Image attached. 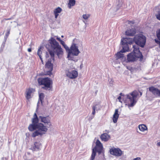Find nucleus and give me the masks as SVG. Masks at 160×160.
<instances>
[{"label": "nucleus", "mask_w": 160, "mask_h": 160, "mask_svg": "<svg viewBox=\"0 0 160 160\" xmlns=\"http://www.w3.org/2000/svg\"><path fill=\"white\" fill-rule=\"evenodd\" d=\"M32 122L35 123L36 127L44 132H47L48 128H51L52 126L51 118L48 116L41 115L39 116L38 118L35 113L32 119Z\"/></svg>", "instance_id": "1"}, {"label": "nucleus", "mask_w": 160, "mask_h": 160, "mask_svg": "<svg viewBox=\"0 0 160 160\" xmlns=\"http://www.w3.org/2000/svg\"><path fill=\"white\" fill-rule=\"evenodd\" d=\"M49 42L51 50H49V52L52 58L54 60L55 53L56 54L59 58L60 57L63 55V52L58 43L53 38H51Z\"/></svg>", "instance_id": "2"}, {"label": "nucleus", "mask_w": 160, "mask_h": 160, "mask_svg": "<svg viewBox=\"0 0 160 160\" xmlns=\"http://www.w3.org/2000/svg\"><path fill=\"white\" fill-rule=\"evenodd\" d=\"M80 43L81 42L78 39L74 38L73 40L68 55V60L74 61V57L78 56L80 53L78 48Z\"/></svg>", "instance_id": "3"}, {"label": "nucleus", "mask_w": 160, "mask_h": 160, "mask_svg": "<svg viewBox=\"0 0 160 160\" xmlns=\"http://www.w3.org/2000/svg\"><path fill=\"white\" fill-rule=\"evenodd\" d=\"M133 52L130 53L127 55V59L129 62L135 61L137 58H140L141 60L143 58V56L140 52L138 47L137 46H133Z\"/></svg>", "instance_id": "4"}, {"label": "nucleus", "mask_w": 160, "mask_h": 160, "mask_svg": "<svg viewBox=\"0 0 160 160\" xmlns=\"http://www.w3.org/2000/svg\"><path fill=\"white\" fill-rule=\"evenodd\" d=\"M138 95V92L136 91L127 95V102L126 105L129 108L134 106L137 102V98ZM129 109H130V108Z\"/></svg>", "instance_id": "5"}, {"label": "nucleus", "mask_w": 160, "mask_h": 160, "mask_svg": "<svg viewBox=\"0 0 160 160\" xmlns=\"http://www.w3.org/2000/svg\"><path fill=\"white\" fill-rule=\"evenodd\" d=\"M133 41L137 44L136 46H139L141 47H144L146 41L145 36L142 34L136 35L134 38Z\"/></svg>", "instance_id": "6"}, {"label": "nucleus", "mask_w": 160, "mask_h": 160, "mask_svg": "<svg viewBox=\"0 0 160 160\" xmlns=\"http://www.w3.org/2000/svg\"><path fill=\"white\" fill-rule=\"evenodd\" d=\"M35 125V123H33V122H32V124H30L28 128V130L30 131H33L36 129H38V130H36L33 133L32 135V137H35L39 135H42L45 133L46 132L42 131L38 128L36 127Z\"/></svg>", "instance_id": "7"}, {"label": "nucleus", "mask_w": 160, "mask_h": 160, "mask_svg": "<svg viewBox=\"0 0 160 160\" xmlns=\"http://www.w3.org/2000/svg\"><path fill=\"white\" fill-rule=\"evenodd\" d=\"M38 81L39 84L44 85L47 88H50V85L52 82V81L49 78H39Z\"/></svg>", "instance_id": "8"}, {"label": "nucleus", "mask_w": 160, "mask_h": 160, "mask_svg": "<svg viewBox=\"0 0 160 160\" xmlns=\"http://www.w3.org/2000/svg\"><path fill=\"white\" fill-rule=\"evenodd\" d=\"M65 73L67 77L72 79L76 78L78 76V72L77 71L71 69H67Z\"/></svg>", "instance_id": "9"}, {"label": "nucleus", "mask_w": 160, "mask_h": 160, "mask_svg": "<svg viewBox=\"0 0 160 160\" xmlns=\"http://www.w3.org/2000/svg\"><path fill=\"white\" fill-rule=\"evenodd\" d=\"M103 146L101 142L99 140H97L96 142V146L95 147L92 149V152L96 155V152H97L99 153H100L102 150Z\"/></svg>", "instance_id": "10"}, {"label": "nucleus", "mask_w": 160, "mask_h": 160, "mask_svg": "<svg viewBox=\"0 0 160 160\" xmlns=\"http://www.w3.org/2000/svg\"><path fill=\"white\" fill-rule=\"evenodd\" d=\"M109 151L111 154L117 157L121 156L122 154L121 150L119 148H112L110 149Z\"/></svg>", "instance_id": "11"}, {"label": "nucleus", "mask_w": 160, "mask_h": 160, "mask_svg": "<svg viewBox=\"0 0 160 160\" xmlns=\"http://www.w3.org/2000/svg\"><path fill=\"white\" fill-rule=\"evenodd\" d=\"M149 91L154 96L160 97V89L155 88L154 87L149 88Z\"/></svg>", "instance_id": "12"}, {"label": "nucleus", "mask_w": 160, "mask_h": 160, "mask_svg": "<svg viewBox=\"0 0 160 160\" xmlns=\"http://www.w3.org/2000/svg\"><path fill=\"white\" fill-rule=\"evenodd\" d=\"M46 67L48 69L47 72L48 74H51L53 70V65L51 63L50 60H48L46 64Z\"/></svg>", "instance_id": "13"}, {"label": "nucleus", "mask_w": 160, "mask_h": 160, "mask_svg": "<svg viewBox=\"0 0 160 160\" xmlns=\"http://www.w3.org/2000/svg\"><path fill=\"white\" fill-rule=\"evenodd\" d=\"M133 42L132 39L131 38H125L121 39V43L122 45H125L127 44H131Z\"/></svg>", "instance_id": "14"}, {"label": "nucleus", "mask_w": 160, "mask_h": 160, "mask_svg": "<svg viewBox=\"0 0 160 160\" xmlns=\"http://www.w3.org/2000/svg\"><path fill=\"white\" fill-rule=\"evenodd\" d=\"M100 138L102 141L107 142L110 138V136L108 133H105L101 135Z\"/></svg>", "instance_id": "15"}, {"label": "nucleus", "mask_w": 160, "mask_h": 160, "mask_svg": "<svg viewBox=\"0 0 160 160\" xmlns=\"http://www.w3.org/2000/svg\"><path fill=\"white\" fill-rule=\"evenodd\" d=\"M136 33V30L134 28L128 29L125 32L126 35L129 36H133Z\"/></svg>", "instance_id": "16"}, {"label": "nucleus", "mask_w": 160, "mask_h": 160, "mask_svg": "<svg viewBox=\"0 0 160 160\" xmlns=\"http://www.w3.org/2000/svg\"><path fill=\"white\" fill-rule=\"evenodd\" d=\"M119 114H118V109H116L114 113L113 116V121L114 123L117 122L118 119L119 118Z\"/></svg>", "instance_id": "17"}, {"label": "nucleus", "mask_w": 160, "mask_h": 160, "mask_svg": "<svg viewBox=\"0 0 160 160\" xmlns=\"http://www.w3.org/2000/svg\"><path fill=\"white\" fill-rule=\"evenodd\" d=\"M33 91L32 88H29L26 91V98L27 99H29L31 98V95Z\"/></svg>", "instance_id": "18"}, {"label": "nucleus", "mask_w": 160, "mask_h": 160, "mask_svg": "<svg viewBox=\"0 0 160 160\" xmlns=\"http://www.w3.org/2000/svg\"><path fill=\"white\" fill-rule=\"evenodd\" d=\"M62 9L60 7H58L56 8L54 11V13L55 14V17L56 18H58L59 15L58 13H60L62 11Z\"/></svg>", "instance_id": "19"}, {"label": "nucleus", "mask_w": 160, "mask_h": 160, "mask_svg": "<svg viewBox=\"0 0 160 160\" xmlns=\"http://www.w3.org/2000/svg\"><path fill=\"white\" fill-rule=\"evenodd\" d=\"M41 144L39 142H35L34 143V146L33 148V150L34 151L39 149Z\"/></svg>", "instance_id": "20"}, {"label": "nucleus", "mask_w": 160, "mask_h": 160, "mask_svg": "<svg viewBox=\"0 0 160 160\" xmlns=\"http://www.w3.org/2000/svg\"><path fill=\"white\" fill-rule=\"evenodd\" d=\"M125 52V51H124L123 50H121L120 52H118L116 54L117 59L123 57L124 55L122 53Z\"/></svg>", "instance_id": "21"}, {"label": "nucleus", "mask_w": 160, "mask_h": 160, "mask_svg": "<svg viewBox=\"0 0 160 160\" xmlns=\"http://www.w3.org/2000/svg\"><path fill=\"white\" fill-rule=\"evenodd\" d=\"M138 128L142 132H144L148 129L147 127L144 124L139 125Z\"/></svg>", "instance_id": "22"}, {"label": "nucleus", "mask_w": 160, "mask_h": 160, "mask_svg": "<svg viewBox=\"0 0 160 160\" xmlns=\"http://www.w3.org/2000/svg\"><path fill=\"white\" fill-rule=\"evenodd\" d=\"M75 3V0H69L68 4V7L69 8H71V7L74 5Z\"/></svg>", "instance_id": "23"}, {"label": "nucleus", "mask_w": 160, "mask_h": 160, "mask_svg": "<svg viewBox=\"0 0 160 160\" xmlns=\"http://www.w3.org/2000/svg\"><path fill=\"white\" fill-rule=\"evenodd\" d=\"M42 47H40L38 49L37 52V54L40 58L41 60H42L41 54L42 53V51L41 50Z\"/></svg>", "instance_id": "24"}, {"label": "nucleus", "mask_w": 160, "mask_h": 160, "mask_svg": "<svg viewBox=\"0 0 160 160\" xmlns=\"http://www.w3.org/2000/svg\"><path fill=\"white\" fill-rule=\"evenodd\" d=\"M122 45V50H123L124 51H125V52L128 51L129 49L128 44Z\"/></svg>", "instance_id": "25"}, {"label": "nucleus", "mask_w": 160, "mask_h": 160, "mask_svg": "<svg viewBox=\"0 0 160 160\" xmlns=\"http://www.w3.org/2000/svg\"><path fill=\"white\" fill-rule=\"evenodd\" d=\"M90 17L89 14H84L82 15V18L85 20L88 19Z\"/></svg>", "instance_id": "26"}, {"label": "nucleus", "mask_w": 160, "mask_h": 160, "mask_svg": "<svg viewBox=\"0 0 160 160\" xmlns=\"http://www.w3.org/2000/svg\"><path fill=\"white\" fill-rule=\"evenodd\" d=\"M44 97V94L41 93L39 94V100H40L42 102V101Z\"/></svg>", "instance_id": "27"}, {"label": "nucleus", "mask_w": 160, "mask_h": 160, "mask_svg": "<svg viewBox=\"0 0 160 160\" xmlns=\"http://www.w3.org/2000/svg\"><path fill=\"white\" fill-rule=\"evenodd\" d=\"M156 34L157 38L160 40V29L157 31Z\"/></svg>", "instance_id": "28"}, {"label": "nucleus", "mask_w": 160, "mask_h": 160, "mask_svg": "<svg viewBox=\"0 0 160 160\" xmlns=\"http://www.w3.org/2000/svg\"><path fill=\"white\" fill-rule=\"evenodd\" d=\"M10 29L9 28L7 30V32L5 34V38H7L10 34Z\"/></svg>", "instance_id": "29"}, {"label": "nucleus", "mask_w": 160, "mask_h": 160, "mask_svg": "<svg viewBox=\"0 0 160 160\" xmlns=\"http://www.w3.org/2000/svg\"><path fill=\"white\" fill-rule=\"evenodd\" d=\"M63 46L67 52L68 53L70 48L65 44Z\"/></svg>", "instance_id": "30"}, {"label": "nucleus", "mask_w": 160, "mask_h": 160, "mask_svg": "<svg viewBox=\"0 0 160 160\" xmlns=\"http://www.w3.org/2000/svg\"><path fill=\"white\" fill-rule=\"evenodd\" d=\"M92 108L93 111H92V114L93 115H94L95 113V110H96V107L95 106H93L92 107Z\"/></svg>", "instance_id": "31"}, {"label": "nucleus", "mask_w": 160, "mask_h": 160, "mask_svg": "<svg viewBox=\"0 0 160 160\" xmlns=\"http://www.w3.org/2000/svg\"><path fill=\"white\" fill-rule=\"evenodd\" d=\"M157 18L160 20V11L158 12V14L156 15Z\"/></svg>", "instance_id": "32"}, {"label": "nucleus", "mask_w": 160, "mask_h": 160, "mask_svg": "<svg viewBox=\"0 0 160 160\" xmlns=\"http://www.w3.org/2000/svg\"><path fill=\"white\" fill-rule=\"evenodd\" d=\"M60 43L63 46L65 44V42L63 41L62 40H61L60 41Z\"/></svg>", "instance_id": "33"}, {"label": "nucleus", "mask_w": 160, "mask_h": 160, "mask_svg": "<svg viewBox=\"0 0 160 160\" xmlns=\"http://www.w3.org/2000/svg\"><path fill=\"white\" fill-rule=\"evenodd\" d=\"M133 160H141V158L140 157H137L134 158Z\"/></svg>", "instance_id": "34"}, {"label": "nucleus", "mask_w": 160, "mask_h": 160, "mask_svg": "<svg viewBox=\"0 0 160 160\" xmlns=\"http://www.w3.org/2000/svg\"><path fill=\"white\" fill-rule=\"evenodd\" d=\"M121 99V96H119L118 98V100H119V101L120 102H121V101H120V100Z\"/></svg>", "instance_id": "35"}, {"label": "nucleus", "mask_w": 160, "mask_h": 160, "mask_svg": "<svg viewBox=\"0 0 160 160\" xmlns=\"http://www.w3.org/2000/svg\"><path fill=\"white\" fill-rule=\"evenodd\" d=\"M28 51L29 52H31V49L30 48H28Z\"/></svg>", "instance_id": "36"}, {"label": "nucleus", "mask_w": 160, "mask_h": 160, "mask_svg": "<svg viewBox=\"0 0 160 160\" xmlns=\"http://www.w3.org/2000/svg\"><path fill=\"white\" fill-rule=\"evenodd\" d=\"M57 39L59 41V42L61 40L60 38L57 37Z\"/></svg>", "instance_id": "37"}, {"label": "nucleus", "mask_w": 160, "mask_h": 160, "mask_svg": "<svg viewBox=\"0 0 160 160\" xmlns=\"http://www.w3.org/2000/svg\"><path fill=\"white\" fill-rule=\"evenodd\" d=\"M157 145L158 146H160V142H158L157 143Z\"/></svg>", "instance_id": "38"}, {"label": "nucleus", "mask_w": 160, "mask_h": 160, "mask_svg": "<svg viewBox=\"0 0 160 160\" xmlns=\"http://www.w3.org/2000/svg\"><path fill=\"white\" fill-rule=\"evenodd\" d=\"M41 60V61H42V63L43 64V61H42V60Z\"/></svg>", "instance_id": "39"}, {"label": "nucleus", "mask_w": 160, "mask_h": 160, "mask_svg": "<svg viewBox=\"0 0 160 160\" xmlns=\"http://www.w3.org/2000/svg\"><path fill=\"white\" fill-rule=\"evenodd\" d=\"M140 96H141V95H142V93L141 92H140Z\"/></svg>", "instance_id": "40"}, {"label": "nucleus", "mask_w": 160, "mask_h": 160, "mask_svg": "<svg viewBox=\"0 0 160 160\" xmlns=\"http://www.w3.org/2000/svg\"><path fill=\"white\" fill-rule=\"evenodd\" d=\"M106 131L107 132H108H108H109V131Z\"/></svg>", "instance_id": "41"}, {"label": "nucleus", "mask_w": 160, "mask_h": 160, "mask_svg": "<svg viewBox=\"0 0 160 160\" xmlns=\"http://www.w3.org/2000/svg\"><path fill=\"white\" fill-rule=\"evenodd\" d=\"M159 47L160 48V42H159Z\"/></svg>", "instance_id": "42"}, {"label": "nucleus", "mask_w": 160, "mask_h": 160, "mask_svg": "<svg viewBox=\"0 0 160 160\" xmlns=\"http://www.w3.org/2000/svg\"><path fill=\"white\" fill-rule=\"evenodd\" d=\"M61 37H62V38H63V37H64V36H63V35H62V36H61Z\"/></svg>", "instance_id": "43"}]
</instances>
